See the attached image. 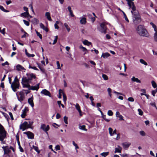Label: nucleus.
<instances>
[{
	"label": "nucleus",
	"mask_w": 157,
	"mask_h": 157,
	"mask_svg": "<svg viewBox=\"0 0 157 157\" xmlns=\"http://www.w3.org/2000/svg\"><path fill=\"white\" fill-rule=\"evenodd\" d=\"M136 31L138 34L142 36L148 37L149 35L145 27L143 25H139L136 28Z\"/></svg>",
	"instance_id": "obj_1"
},
{
	"label": "nucleus",
	"mask_w": 157,
	"mask_h": 157,
	"mask_svg": "<svg viewBox=\"0 0 157 157\" xmlns=\"http://www.w3.org/2000/svg\"><path fill=\"white\" fill-rule=\"evenodd\" d=\"M19 86L20 83L19 80L16 76L15 77L14 81L11 83V87L12 90L14 92H16L17 89H19Z\"/></svg>",
	"instance_id": "obj_2"
},
{
	"label": "nucleus",
	"mask_w": 157,
	"mask_h": 157,
	"mask_svg": "<svg viewBox=\"0 0 157 157\" xmlns=\"http://www.w3.org/2000/svg\"><path fill=\"white\" fill-rule=\"evenodd\" d=\"M7 132L3 126L0 124V141L1 144H4L3 140L6 136Z\"/></svg>",
	"instance_id": "obj_3"
},
{
	"label": "nucleus",
	"mask_w": 157,
	"mask_h": 157,
	"mask_svg": "<svg viewBox=\"0 0 157 157\" xmlns=\"http://www.w3.org/2000/svg\"><path fill=\"white\" fill-rule=\"evenodd\" d=\"M135 13H136L132 14V20L134 23L137 25L140 22L141 19L138 12Z\"/></svg>",
	"instance_id": "obj_4"
},
{
	"label": "nucleus",
	"mask_w": 157,
	"mask_h": 157,
	"mask_svg": "<svg viewBox=\"0 0 157 157\" xmlns=\"http://www.w3.org/2000/svg\"><path fill=\"white\" fill-rule=\"evenodd\" d=\"M127 2V3L129 6V9L131 10V12L132 14H133L138 12L136 10V7L134 3L133 2H130L129 0H126Z\"/></svg>",
	"instance_id": "obj_5"
},
{
	"label": "nucleus",
	"mask_w": 157,
	"mask_h": 157,
	"mask_svg": "<svg viewBox=\"0 0 157 157\" xmlns=\"http://www.w3.org/2000/svg\"><path fill=\"white\" fill-rule=\"evenodd\" d=\"M23 90H23L20 92H17L16 93V95L17 99L20 102L23 101L25 98V93L24 92H23Z\"/></svg>",
	"instance_id": "obj_6"
},
{
	"label": "nucleus",
	"mask_w": 157,
	"mask_h": 157,
	"mask_svg": "<svg viewBox=\"0 0 157 157\" xmlns=\"http://www.w3.org/2000/svg\"><path fill=\"white\" fill-rule=\"evenodd\" d=\"M107 27L105 23H102L100 24V27L98 29L99 31L102 33L105 34L106 33Z\"/></svg>",
	"instance_id": "obj_7"
},
{
	"label": "nucleus",
	"mask_w": 157,
	"mask_h": 157,
	"mask_svg": "<svg viewBox=\"0 0 157 157\" xmlns=\"http://www.w3.org/2000/svg\"><path fill=\"white\" fill-rule=\"evenodd\" d=\"M28 128H29V126L28 124V123L27 121H25L20 125L19 129H22L23 131L25 130Z\"/></svg>",
	"instance_id": "obj_8"
},
{
	"label": "nucleus",
	"mask_w": 157,
	"mask_h": 157,
	"mask_svg": "<svg viewBox=\"0 0 157 157\" xmlns=\"http://www.w3.org/2000/svg\"><path fill=\"white\" fill-rule=\"evenodd\" d=\"M40 128L43 130L46 133L48 134V131L49 130L50 127L49 125H46L44 124H42L41 125Z\"/></svg>",
	"instance_id": "obj_9"
},
{
	"label": "nucleus",
	"mask_w": 157,
	"mask_h": 157,
	"mask_svg": "<svg viewBox=\"0 0 157 157\" xmlns=\"http://www.w3.org/2000/svg\"><path fill=\"white\" fill-rule=\"evenodd\" d=\"M26 75L28 80H29L30 83L31 80L36 78V75L32 73H27Z\"/></svg>",
	"instance_id": "obj_10"
},
{
	"label": "nucleus",
	"mask_w": 157,
	"mask_h": 157,
	"mask_svg": "<svg viewBox=\"0 0 157 157\" xmlns=\"http://www.w3.org/2000/svg\"><path fill=\"white\" fill-rule=\"evenodd\" d=\"M29 109L28 107H25V108L22 110V113L21 115V117L22 118H24L26 116V113L28 111Z\"/></svg>",
	"instance_id": "obj_11"
},
{
	"label": "nucleus",
	"mask_w": 157,
	"mask_h": 157,
	"mask_svg": "<svg viewBox=\"0 0 157 157\" xmlns=\"http://www.w3.org/2000/svg\"><path fill=\"white\" fill-rule=\"evenodd\" d=\"M40 93L44 95L48 96L50 97H51L50 92L45 89L42 90L40 92Z\"/></svg>",
	"instance_id": "obj_12"
},
{
	"label": "nucleus",
	"mask_w": 157,
	"mask_h": 157,
	"mask_svg": "<svg viewBox=\"0 0 157 157\" xmlns=\"http://www.w3.org/2000/svg\"><path fill=\"white\" fill-rule=\"evenodd\" d=\"M24 134H26L29 139H32L33 138L34 135L30 132H24Z\"/></svg>",
	"instance_id": "obj_13"
},
{
	"label": "nucleus",
	"mask_w": 157,
	"mask_h": 157,
	"mask_svg": "<svg viewBox=\"0 0 157 157\" xmlns=\"http://www.w3.org/2000/svg\"><path fill=\"white\" fill-rule=\"evenodd\" d=\"M40 84L39 83L37 84L34 86H32L30 87L29 88V90H37L39 88V86Z\"/></svg>",
	"instance_id": "obj_14"
},
{
	"label": "nucleus",
	"mask_w": 157,
	"mask_h": 157,
	"mask_svg": "<svg viewBox=\"0 0 157 157\" xmlns=\"http://www.w3.org/2000/svg\"><path fill=\"white\" fill-rule=\"evenodd\" d=\"M73 105H75V108L78 111V112L79 113L80 116H82V111L80 109V107L78 103H76L75 105L73 104Z\"/></svg>",
	"instance_id": "obj_15"
},
{
	"label": "nucleus",
	"mask_w": 157,
	"mask_h": 157,
	"mask_svg": "<svg viewBox=\"0 0 157 157\" xmlns=\"http://www.w3.org/2000/svg\"><path fill=\"white\" fill-rule=\"evenodd\" d=\"M28 102L30 104L32 107H33L34 106V104L33 102V96L29 98L28 99Z\"/></svg>",
	"instance_id": "obj_16"
},
{
	"label": "nucleus",
	"mask_w": 157,
	"mask_h": 157,
	"mask_svg": "<svg viewBox=\"0 0 157 157\" xmlns=\"http://www.w3.org/2000/svg\"><path fill=\"white\" fill-rule=\"evenodd\" d=\"M16 69L17 71H18L25 70V69L20 64H18L16 66Z\"/></svg>",
	"instance_id": "obj_17"
},
{
	"label": "nucleus",
	"mask_w": 157,
	"mask_h": 157,
	"mask_svg": "<svg viewBox=\"0 0 157 157\" xmlns=\"http://www.w3.org/2000/svg\"><path fill=\"white\" fill-rule=\"evenodd\" d=\"M2 148L4 151V155L7 154L9 153L10 151V148H9L8 147H3Z\"/></svg>",
	"instance_id": "obj_18"
},
{
	"label": "nucleus",
	"mask_w": 157,
	"mask_h": 157,
	"mask_svg": "<svg viewBox=\"0 0 157 157\" xmlns=\"http://www.w3.org/2000/svg\"><path fill=\"white\" fill-rule=\"evenodd\" d=\"M80 23L83 25H85L86 23V18L84 17H80Z\"/></svg>",
	"instance_id": "obj_19"
},
{
	"label": "nucleus",
	"mask_w": 157,
	"mask_h": 157,
	"mask_svg": "<svg viewBox=\"0 0 157 157\" xmlns=\"http://www.w3.org/2000/svg\"><path fill=\"white\" fill-rule=\"evenodd\" d=\"M122 148L119 146H117V147L115 148V151L114 153H116L117 152L121 153V152Z\"/></svg>",
	"instance_id": "obj_20"
},
{
	"label": "nucleus",
	"mask_w": 157,
	"mask_h": 157,
	"mask_svg": "<svg viewBox=\"0 0 157 157\" xmlns=\"http://www.w3.org/2000/svg\"><path fill=\"white\" fill-rule=\"evenodd\" d=\"M131 145V143L128 142H125L122 144V146L124 149L128 148Z\"/></svg>",
	"instance_id": "obj_21"
},
{
	"label": "nucleus",
	"mask_w": 157,
	"mask_h": 157,
	"mask_svg": "<svg viewBox=\"0 0 157 157\" xmlns=\"http://www.w3.org/2000/svg\"><path fill=\"white\" fill-rule=\"evenodd\" d=\"M116 116L117 117H118L119 118V120H124L123 117L120 114L119 112L117 111L116 113Z\"/></svg>",
	"instance_id": "obj_22"
},
{
	"label": "nucleus",
	"mask_w": 157,
	"mask_h": 157,
	"mask_svg": "<svg viewBox=\"0 0 157 157\" xmlns=\"http://www.w3.org/2000/svg\"><path fill=\"white\" fill-rule=\"evenodd\" d=\"M40 28L45 30L46 32L48 31V29L46 27H45L44 24L41 23L40 24Z\"/></svg>",
	"instance_id": "obj_23"
},
{
	"label": "nucleus",
	"mask_w": 157,
	"mask_h": 157,
	"mask_svg": "<svg viewBox=\"0 0 157 157\" xmlns=\"http://www.w3.org/2000/svg\"><path fill=\"white\" fill-rule=\"evenodd\" d=\"M45 16L46 17L47 19L50 21H52V19L50 16V13L47 12L45 13Z\"/></svg>",
	"instance_id": "obj_24"
},
{
	"label": "nucleus",
	"mask_w": 157,
	"mask_h": 157,
	"mask_svg": "<svg viewBox=\"0 0 157 157\" xmlns=\"http://www.w3.org/2000/svg\"><path fill=\"white\" fill-rule=\"evenodd\" d=\"M30 16L29 14V12H24L22 13L21 14V16L24 17H28Z\"/></svg>",
	"instance_id": "obj_25"
},
{
	"label": "nucleus",
	"mask_w": 157,
	"mask_h": 157,
	"mask_svg": "<svg viewBox=\"0 0 157 157\" xmlns=\"http://www.w3.org/2000/svg\"><path fill=\"white\" fill-rule=\"evenodd\" d=\"M30 82H28V83H22V85L23 87L24 88H28L29 89L30 87V86L29 85V83Z\"/></svg>",
	"instance_id": "obj_26"
},
{
	"label": "nucleus",
	"mask_w": 157,
	"mask_h": 157,
	"mask_svg": "<svg viewBox=\"0 0 157 157\" xmlns=\"http://www.w3.org/2000/svg\"><path fill=\"white\" fill-rule=\"evenodd\" d=\"M110 56V54L108 53V52H105L102 53L101 57H102L104 58H107L108 57Z\"/></svg>",
	"instance_id": "obj_27"
},
{
	"label": "nucleus",
	"mask_w": 157,
	"mask_h": 157,
	"mask_svg": "<svg viewBox=\"0 0 157 157\" xmlns=\"http://www.w3.org/2000/svg\"><path fill=\"white\" fill-rule=\"evenodd\" d=\"M131 80L133 82H136L137 83H141V81L140 80H139L137 78H136L134 76H133Z\"/></svg>",
	"instance_id": "obj_28"
},
{
	"label": "nucleus",
	"mask_w": 157,
	"mask_h": 157,
	"mask_svg": "<svg viewBox=\"0 0 157 157\" xmlns=\"http://www.w3.org/2000/svg\"><path fill=\"white\" fill-rule=\"evenodd\" d=\"M141 91L143 92L144 93H141L140 94V95H145L147 97V99L149 98V95H147L145 94L146 91L145 89H142L141 90Z\"/></svg>",
	"instance_id": "obj_29"
},
{
	"label": "nucleus",
	"mask_w": 157,
	"mask_h": 157,
	"mask_svg": "<svg viewBox=\"0 0 157 157\" xmlns=\"http://www.w3.org/2000/svg\"><path fill=\"white\" fill-rule=\"evenodd\" d=\"M28 82H29V80H28V78H22L21 83Z\"/></svg>",
	"instance_id": "obj_30"
},
{
	"label": "nucleus",
	"mask_w": 157,
	"mask_h": 157,
	"mask_svg": "<svg viewBox=\"0 0 157 157\" xmlns=\"http://www.w3.org/2000/svg\"><path fill=\"white\" fill-rule=\"evenodd\" d=\"M79 128L82 130H84L86 131L87 129L86 128V126L85 125H83L82 126L79 125Z\"/></svg>",
	"instance_id": "obj_31"
},
{
	"label": "nucleus",
	"mask_w": 157,
	"mask_h": 157,
	"mask_svg": "<svg viewBox=\"0 0 157 157\" xmlns=\"http://www.w3.org/2000/svg\"><path fill=\"white\" fill-rule=\"evenodd\" d=\"M83 43L85 45H87L88 46H90L91 45V43L90 42H89L86 40H85L83 42Z\"/></svg>",
	"instance_id": "obj_32"
},
{
	"label": "nucleus",
	"mask_w": 157,
	"mask_h": 157,
	"mask_svg": "<svg viewBox=\"0 0 157 157\" xmlns=\"http://www.w3.org/2000/svg\"><path fill=\"white\" fill-rule=\"evenodd\" d=\"M150 24L152 26V27L154 29V30L155 31H157L156 26L153 23L151 22L150 23Z\"/></svg>",
	"instance_id": "obj_33"
},
{
	"label": "nucleus",
	"mask_w": 157,
	"mask_h": 157,
	"mask_svg": "<svg viewBox=\"0 0 157 157\" xmlns=\"http://www.w3.org/2000/svg\"><path fill=\"white\" fill-rule=\"evenodd\" d=\"M33 147L35 151H36L38 154H39L40 152V151L38 149V148L37 147L33 145Z\"/></svg>",
	"instance_id": "obj_34"
},
{
	"label": "nucleus",
	"mask_w": 157,
	"mask_h": 157,
	"mask_svg": "<svg viewBox=\"0 0 157 157\" xmlns=\"http://www.w3.org/2000/svg\"><path fill=\"white\" fill-rule=\"evenodd\" d=\"M59 95L58 96V98H62V95L61 93H62L63 94V93H64L63 92V91L59 89Z\"/></svg>",
	"instance_id": "obj_35"
},
{
	"label": "nucleus",
	"mask_w": 157,
	"mask_h": 157,
	"mask_svg": "<svg viewBox=\"0 0 157 157\" xmlns=\"http://www.w3.org/2000/svg\"><path fill=\"white\" fill-rule=\"evenodd\" d=\"M64 25L67 29V31L69 32L70 31L71 29L67 24V23H65L64 24Z\"/></svg>",
	"instance_id": "obj_36"
},
{
	"label": "nucleus",
	"mask_w": 157,
	"mask_h": 157,
	"mask_svg": "<svg viewBox=\"0 0 157 157\" xmlns=\"http://www.w3.org/2000/svg\"><path fill=\"white\" fill-rule=\"evenodd\" d=\"M0 9L2 11H3L5 12H9V11L5 10L3 7L2 6L0 5Z\"/></svg>",
	"instance_id": "obj_37"
},
{
	"label": "nucleus",
	"mask_w": 157,
	"mask_h": 157,
	"mask_svg": "<svg viewBox=\"0 0 157 157\" xmlns=\"http://www.w3.org/2000/svg\"><path fill=\"white\" fill-rule=\"evenodd\" d=\"M155 33L154 34V40L155 41H157V31H155Z\"/></svg>",
	"instance_id": "obj_38"
},
{
	"label": "nucleus",
	"mask_w": 157,
	"mask_h": 157,
	"mask_svg": "<svg viewBox=\"0 0 157 157\" xmlns=\"http://www.w3.org/2000/svg\"><path fill=\"white\" fill-rule=\"evenodd\" d=\"M140 62L141 63L144 64L145 65H147V63L144 60L142 59H140Z\"/></svg>",
	"instance_id": "obj_39"
},
{
	"label": "nucleus",
	"mask_w": 157,
	"mask_h": 157,
	"mask_svg": "<svg viewBox=\"0 0 157 157\" xmlns=\"http://www.w3.org/2000/svg\"><path fill=\"white\" fill-rule=\"evenodd\" d=\"M109 132L111 136H113L112 133L113 132V129L110 127L109 128Z\"/></svg>",
	"instance_id": "obj_40"
},
{
	"label": "nucleus",
	"mask_w": 157,
	"mask_h": 157,
	"mask_svg": "<svg viewBox=\"0 0 157 157\" xmlns=\"http://www.w3.org/2000/svg\"><path fill=\"white\" fill-rule=\"evenodd\" d=\"M109 154L108 152H103L101 154V155L105 157L106 156L108 155Z\"/></svg>",
	"instance_id": "obj_41"
},
{
	"label": "nucleus",
	"mask_w": 157,
	"mask_h": 157,
	"mask_svg": "<svg viewBox=\"0 0 157 157\" xmlns=\"http://www.w3.org/2000/svg\"><path fill=\"white\" fill-rule=\"evenodd\" d=\"M151 83L152 85V86L154 88H155L156 87V86H157L156 84L154 81H151Z\"/></svg>",
	"instance_id": "obj_42"
},
{
	"label": "nucleus",
	"mask_w": 157,
	"mask_h": 157,
	"mask_svg": "<svg viewBox=\"0 0 157 157\" xmlns=\"http://www.w3.org/2000/svg\"><path fill=\"white\" fill-rule=\"evenodd\" d=\"M88 16L89 18H90L91 20L93 22H94L95 20V17H92L91 15L88 14Z\"/></svg>",
	"instance_id": "obj_43"
},
{
	"label": "nucleus",
	"mask_w": 157,
	"mask_h": 157,
	"mask_svg": "<svg viewBox=\"0 0 157 157\" xmlns=\"http://www.w3.org/2000/svg\"><path fill=\"white\" fill-rule=\"evenodd\" d=\"M102 77L103 79L105 80H107L108 79V76L105 74H103L102 75Z\"/></svg>",
	"instance_id": "obj_44"
},
{
	"label": "nucleus",
	"mask_w": 157,
	"mask_h": 157,
	"mask_svg": "<svg viewBox=\"0 0 157 157\" xmlns=\"http://www.w3.org/2000/svg\"><path fill=\"white\" fill-rule=\"evenodd\" d=\"M107 114L109 116H112L113 114V113L111 110H109L108 111Z\"/></svg>",
	"instance_id": "obj_45"
},
{
	"label": "nucleus",
	"mask_w": 157,
	"mask_h": 157,
	"mask_svg": "<svg viewBox=\"0 0 157 157\" xmlns=\"http://www.w3.org/2000/svg\"><path fill=\"white\" fill-rule=\"evenodd\" d=\"M102 117L106 122H109L110 121L109 119L106 118L105 115H103V116Z\"/></svg>",
	"instance_id": "obj_46"
},
{
	"label": "nucleus",
	"mask_w": 157,
	"mask_h": 157,
	"mask_svg": "<svg viewBox=\"0 0 157 157\" xmlns=\"http://www.w3.org/2000/svg\"><path fill=\"white\" fill-rule=\"evenodd\" d=\"M36 33L37 36L39 37L40 38V39H42V35L38 32L36 30Z\"/></svg>",
	"instance_id": "obj_47"
},
{
	"label": "nucleus",
	"mask_w": 157,
	"mask_h": 157,
	"mask_svg": "<svg viewBox=\"0 0 157 157\" xmlns=\"http://www.w3.org/2000/svg\"><path fill=\"white\" fill-rule=\"evenodd\" d=\"M67 119L68 118L67 117L64 116L63 117L64 121L66 124H68Z\"/></svg>",
	"instance_id": "obj_48"
},
{
	"label": "nucleus",
	"mask_w": 157,
	"mask_h": 157,
	"mask_svg": "<svg viewBox=\"0 0 157 157\" xmlns=\"http://www.w3.org/2000/svg\"><path fill=\"white\" fill-rule=\"evenodd\" d=\"M122 12H123V15H124V18H125V20L126 21H127L128 22H129V20H128V18L127 17V16H126V14H125V13L123 11H122Z\"/></svg>",
	"instance_id": "obj_49"
},
{
	"label": "nucleus",
	"mask_w": 157,
	"mask_h": 157,
	"mask_svg": "<svg viewBox=\"0 0 157 157\" xmlns=\"http://www.w3.org/2000/svg\"><path fill=\"white\" fill-rule=\"evenodd\" d=\"M80 48L82 49V51L84 52H86L87 51L85 47H83L82 45L80 46Z\"/></svg>",
	"instance_id": "obj_50"
},
{
	"label": "nucleus",
	"mask_w": 157,
	"mask_h": 157,
	"mask_svg": "<svg viewBox=\"0 0 157 157\" xmlns=\"http://www.w3.org/2000/svg\"><path fill=\"white\" fill-rule=\"evenodd\" d=\"M138 111L139 112V114L140 115H142L143 114V112L140 109H138Z\"/></svg>",
	"instance_id": "obj_51"
},
{
	"label": "nucleus",
	"mask_w": 157,
	"mask_h": 157,
	"mask_svg": "<svg viewBox=\"0 0 157 157\" xmlns=\"http://www.w3.org/2000/svg\"><path fill=\"white\" fill-rule=\"evenodd\" d=\"M26 55L29 57H33L35 56L34 54H30L28 53H26Z\"/></svg>",
	"instance_id": "obj_52"
},
{
	"label": "nucleus",
	"mask_w": 157,
	"mask_h": 157,
	"mask_svg": "<svg viewBox=\"0 0 157 157\" xmlns=\"http://www.w3.org/2000/svg\"><path fill=\"white\" fill-rule=\"evenodd\" d=\"M23 21L24 24L27 26H28L29 25V23L27 21H26L25 20H23Z\"/></svg>",
	"instance_id": "obj_53"
},
{
	"label": "nucleus",
	"mask_w": 157,
	"mask_h": 157,
	"mask_svg": "<svg viewBox=\"0 0 157 157\" xmlns=\"http://www.w3.org/2000/svg\"><path fill=\"white\" fill-rule=\"evenodd\" d=\"M72 144L75 147V149H78L79 148L78 147L77 145L75 143L74 141H72Z\"/></svg>",
	"instance_id": "obj_54"
},
{
	"label": "nucleus",
	"mask_w": 157,
	"mask_h": 157,
	"mask_svg": "<svg viewBox=\"0 0 157 157\" xmlns=\"http://www.w3.org/2000/svg\"><path fill=\"white\" fill-rule=\"evenodd\" d=\"M63 101H66L67 100V97L64 93H63Z\"/></svg>",
	"instance_id": "obj_55"
},
{
	"label": "nucleus",
	"mask_w": 157,
	"mask_h": 157,
	"mask_svg": "<svg viewBox=\"0 0 157 157\" xmlns=\"http://www.w3.org/2000/svg\"><path fill=\"white\" fill-rule=\"evenodd\" d=\"M128 100L129 101L133 102L134 101V99L132 97H129L128 98Z\"/></svg>",
	"instance_id": "obj_56"
},
{
	"label": "nucleus",
	"mask_w": 157,
	"mask_h": 157,
	"mask_svg": "<svg viewBox=\"0 0 157 157\" xmlns=\"http://www.w3.org/2000/svg\"><path fill=\"white\" fill-rule=\"evenodd\" d=\"M56 64L57 66V69H61V67L60 65V64L59 62V61H57L56 62Z\"/></svg>",
	"instance_id": "obj_57"
},
{
	"label": "nucleus",
	"mask_w": 157,
	"mask_h": 157,
	"mask_svg": "<svg viewBox=\"0 0 157 157\" xmlns=\"http://www.w3.org/2000/svg\"><path fill=\"white\" fill-rule=\"evenodd\" d=\"M140 134L142 136H144L145 135V133L143 131H140Z\"/></svg>",
	"instance_id": "obj_58"
},
{
	"label": "nucleus",
	"mask_w": 157,
	"mask_h": 157,
	"mask_svg": "<svg viewBox=\"0 0 157 157\" xmlns=\"http://www.w3.org/2000/svg\"><path fill=\"white\" fill-rule=\"evenodd\" d=\"M29 68L33 69L36 70H38V69L35 67H32L30 66H29Z\"/></svg>",
	"instance_id": "obj_59"
},
{
	"label": "nucleus",
	"mask_w": 157,
	"mask_h": 157,
	"mask_svg": "<svg viewBox=\"0 0 157 157\" xmlns=\"http://www.w3.org/2000/svg\"><path fill=\"white\" fill-rule=\"evenodd\" d=\"M9 115L10 116L11 119L12 120H13L14 119L13 117V115L12 113L11 112H9Z\"/></svg>",
	"instance_id": "obj_60"
},
{
	"label": "nucleus",
	"mask_w": 157,
	"mask_h": 157,
	"mask_svg": "<svg viewBox=\"0 0 157 157\" xmlns=\"http://www.w3.org/2000/svg\"><path fill=\"white\" fill-rule=\"evenodd\" d=\"M89 62L91 64H92L94 66H95L96 65V63L94 61L92 60H90Z\"/></svg>",
	"instance_id": "obj_61"
},
{
	"label": "nucleus",
	"mask_w": 157,
	"mask_h": 157,
	"mask_svg": "<svg viewBox=\"0 0 157 157\" xmlns=\"http://www.w3.org/2000/svg\"><path fill=\"white\" fill-rule=\"evenodd\" d=\"M33 121H30L28 123V125L29 126V128L30 127V126L33 124Z\"/></svg>",
	"instance_id": "obj_62"
},
{
	"label": "nucleus",
	"mask_w": 157,
	"mask_h": 157,
	"mask_svg": "<svg viewBox=\"0 0 157 157\" xmlns=\"http://www.w3.org/2000/svg\"><path fill=\"white\" fill-rule=\"evenodd\" d=\"M156 92H157L155 90H152L151 92L152 94L154 97L155 96V94L156 93Z\"/></svg>",
	"instance_id": "obj_63"
},
{
	"label": "nucleus",
	"mask_w": 157,
	"mask_h": 157,
	"mask_svg": "<svg viewBox=\"0 0 157 157\" xmlns=\"http://www.w3.org/2000/svg\"><path fill=\"white\" fill-rule=\"evenodd\" d=\"M55 148L56 150H58L60 149V147L58 145L56 146Z\"/></svg>",
	"instance_id": "obj_64"
}]
</instances>
